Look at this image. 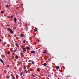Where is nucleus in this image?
Returning a JSON list of instances; mask_svg holds the SVG:
<instances>
[{"label":"nucleus","instance_id":"nucleus-20","mask_svg":"<svg viewBox=\"0 0 79 79\" xmlns=\"http://www.w3.org/2000/svg\"><path fill=\"white\" fill-rule=\"evenodd\" d=\"M45 52H43V53H44V54H45V53H46V50H45Z\"/></svg>","mask_w":79,"mask_h":79},{"label":"nucleus","instance_id":"nucleus-1","mask_svg":"<svg viewBox=\"0 0 79 79\" xmlns=\"http://www.w3.org/2000/svg\"><path fill=\"white\" fill-rule=\"evenodd\" d=\"M23 52H26V48H23Z\"/></svg>","mask_w":79,"mask_h":79},{"label":"nucleus","instance_id":"nucleus-3","mask_svg":"<svg viewBox=\"0 0 79 79\" xmlns=\"http://www.w3.org/2000/svg\"><path fill=\"white\" fill-rule=\"evenodd\" d=\"M0 61L2 63V64H3V63H4V62H3V60H2V59H0Z\"/></svg>","mask_w":79,"mask_h":79},{"label":"nucleus","instance_id":"nucleus-12","mask_svg":"<svg viewBox=\"0 0 79 79\" xmlns=\"http://www.w3.org/2000/svg\"><path fill=\"white\" fill-rule=\"evenodd\" d=\"M7 54H8V55H10V52L9 51H8L7 52Z\"/></svg>","mask_w":79,"mask_h":79},{"label":"nucleus","instance_id":"nucleus-16","mask_svg":"<svg viewBox=\"0 0 79 79\" xmlns=\"http://www.w3.org/2000/svg\"><path fill=\"white\" fill-rule=\"evenodd\" d=\"M21 37H23V36H24V35H23V34H21L20 35Z\"/></svg>","mask_w":79,"mask_h":79},{"label":"nucleus","instance_id":"nucleus-41","mask_svg":"<svg viewBox=\"0 0 79 79\" xmlns=\"http://www.w3.org/2000/svg\"><path fill=\"white\" fill-rule=\"evenodd\" d=\"M9 8L10 9V8Z\"/></svg>","mask_w":79,"mask_h":79},{"label":"nucleus","instance_id":"nucleus-6","mask_svg":"<svg viewBox=\"0 0 79 79\" xmlns=\"http://www.w3.org/2000/svg\"><path fill=\"white\" fill-rule=\"evenodd\" d=\"M15 45L17 47H19V45H18V44L16 43Z\"/></svg>","mask_w":79,"mask_h":79},{"label":"nucleus","instance_id":"nucleus-18","mask_svg":"<svg viewBox=\"0 0 79 79\" xmlns=\"http://www.w3.org/2000/svg\"><path fill=\"white\" fill-rule=\"evenodd\" d=\"M34 31H35V32H37V29H35L34 30Z\"/></svg>","mask_w":79,"mask_h":79},{"label":"nucleus","instance_id":"nucleus-2","mask_svg":"<svg viewBox=\"0 0 79 79\" xmlns=\"http://www.w3.org/2000/svg\"><path fill=\"white\" fill-rule=\"evenodd\" d=\"M26 48L27 50H30V48H29V47H28L27 46H26Z\"/></svg>","mask_w":79,"mask_h":79},{"label":"nucleus","instance_id":"nucleus-31","mask_svg":"<svg viewBox=\"0 0 79 79\" xmlns=\"http://www.w3.org/2000/svg\"><path fill=\"white\" fill-rule=\"evenodd\" d=\"M6 77H7V78H9V76H7Z\"/></svg>","mask_w":79,"mask_h":79},{"label":"nucleus","instance_id":"nucleus-24","mask_svg":"<svg viewBox=\"0 0 79 79\" xmlns=\"http://www.w3.org/2000/svg\"><path fill=\"white\" fill-rule=\"evenodd\" d=\"M31 63L32 64H34V61H32L31 62Z\"/></svg>","mask_w":79,"mask_h":79},{"label":"nucleus","instance_id":"nucleus-26","mask_svg":"<svg viewBox=\"0 0 79 79\" xmlns=\"http://www.w3.org/2000/svg\"><path fill=\"white\" fill-rule=\"evenodd\" d=\"M14 37H17V35H16V34L15 35H14Z\"/></svg>","mask_w":79,"mask_h":79},{"label":"nucleus","instance_id":"nucleus-40","mask_svg":"<svg viewBox=\"0 0 79 79\" xmlns=\"http://www.w3.org/2000/svg\"><path fill=\"white\" fill-rule=\"evenodd\" d=\"M2 26V25H1Z\"/></svg>","mask_w":79,"mask_h":79},{"label":"nucleus","instance_id":"nucleus-37","mask_svg":"<svg viewBox=\"0 0 79 79\" xmlns=\"http://www.w3.org/2000/svg\"><path fill=\"white\" fill-rule=\"evenodd\" d=\"M3 45H5V44H3Z\"/></svg>","mask_w":79,"mask_h":79},{"label":"nucleus","instance_id":"nucleus-29","mask_svg":"<svg viewBox=\"0 0 79 79\" xmlns=\"http://www.w3.org/2000/svg\"><path fill=\"white\" fill-rule=\"evenodd\" d=\"M25 42H26V40H24V41H23V43H25Z\"/></svg>","mask_w":79,"mask_h":79},{"label":"nucleus","instance_id":"nucleus-23","mask_svg":"<svg viewBox=\"0 0 79 79\" xmlns=\"http://www.w3.org/2000/svg\"><path fill=\"white\" fill-rule=\"evenodd\" d=\"M20 55H22V56H23V53L22 52H21L20 53Z\"/></svg>","mask_w":79,"mask_h":79},{"label":"nucleus","instance_id":"nucleus-10","mask_svg":"<svg viewBox=\"0 0 79 79\" xmlns=\"http://www.w3.org/2000/svg\"><path fill=\"white\" fill-rule=\"evenodd\" d=\"M16 79H18V75H16Z\"/></svg>","mask_w":79,"mask_h":79},{"label":"nucleus","instance_id":"nucleus-7","mask_svg":"<svg viewBox=\"0 0 79 79\" xmlns=\"http://www.w3.org/2000/svg\"><path fill=\"white\" fill-rule=\"evenodd\" d=\"M14 21H15V23H16V17L14 18Z\"/></svg>","mask_w":79,"mask_h":79},{"label":"nucleus","instance_id":"nucleus-21","mask_svg":"<svg viewBox=\"0 0 79 79\" xmlns=\"http://www.w3.org/2000/svg\"><path fill=\"white\" fill-rule=\"evenodd\" d=\"M25 71L26 73H27V70H26V69L25 70Z\"/></svg>","mask_w":79,"mask_h":79},{"label":"nucleus","instance_id":"nucleus-27","mask_svg":"<svg viewBox=\"0 0 79 79\" xmlns=\"http://www.w3.org/2000/svg\"><path fill=\"white\" fill-rule=\"evenodd\" d=\"M20 75H21V76H22V75H23V72H22L20 73Z\"/></svg>","mask_w":79,"mask_h":79},{"label":"nucleus","instance_id":"nucleus-34","mask_svg":"<svg viewBox=\"0 0 79 79\" xmlns=\"http://www.w3.org/2000/svg\"><path fill=\"white\" fill-rule=\"evenodd\" d=\"M7 67H9V65H7Z\"/></svg>","mask_w":79,"mask_h":79},{"label":"nucleus","instance_id":"nucleus-13","mask_svg":"<svg viewBox=\"0 0 79 79\" xmlns=\"http://www.w3.org/2000/svg\"><path fill=\"white\" fill-rule=\"evenodd\" d=\"M26 69V66L25 65L24 66V67H23L24 69Z\"/></svg>","mask_w":79,"mask_h":79},{"label":"nucleus","instance_id":"nucleus-32","mask_svg":"<svg viewBox=\"0 0 79 79\" xmlns=\"http://www.w3.org/2000/svg\"><path fill=\"white\" fill-rule=\"evenodd\" d=\"M31 63H29L28 64H29V65H31Z\"/></svg>","mask_w":79,"mask_h":79},{"label":"nucleus","instance_id":"nucleus-25","mask_svg":"<svg viewBox=\"0 0 79 79\" xmlns=\"http://www.w3.org/2000/svg\"><path fill=\"white\" fill-rule=\"evenodd\" d=\"M37 71H40V69H39L38 68L37 69Z\"/></svg>","mask_w":79,"mask_h":79},{"label":"nucleus","instance_id":"nucleus-30","mask_svg":"<svg viewBox=\"0 0 79 79\" xmlns=\"http://www.w3.org/2000/svg\"><path fill=\"white\" fill-rule=\"evenodd\" d=\"M10 60H13V59H12V57L11 58H10Z\"/></svg>","mask_w":79,"mask_h":79},{"label":"nucleus","instance_id":"nucleus-4","mask_svg":"<svg viewBox=\"0 0 79 79\" xmlns=\"http://www.w3.org/2000/svg\"><path fill=\"white\" fill-rule=\"evenodd\" d=\"M30 52L31 53H35V51L32 50Z\"/></svg>","mask_w":79,"mask_h":79},{"label":"nucleus","instance_id":"nucleus-38","mask_svg":"<svg viewBox=\"0 0 79 79\" xmlns=\"http://www.w3.org/2000/svg\"><path fill=\"white\" fill-rule=\"evenodd\" d=\"M4 44H5V42L4 43Z\"/></svg>","mask_w":79,"mask_h":79},{"label":"nucleus","instance_id":"nucleus-39","mask_svg":"<svg viewBox=\"0 0 79 79\" xmlns=\"http://www.w3.org/2000/svg\"><path fill=\"white\" fill-rule=\"evenodd\" d=\"M2 26V25H1Z\"/></svg>","mask_w":79,"mask_h":79},{"label":"nucleus","instance_id":"nucleus-8","mask_svg":"<svg viewBox=\"0 0 79 79\" xmlns=\"http://www.w3.org/2000/svg\"><path fill=\"white\" fill-rule=\"evenodd\" d=\"M17 50V48H16L15 50L13 52L14 53H15L16 52V51Z\"/></svg>","mask_w":79,"mask_h":79},{"label":"nucleus","instance_id":"nucleus-17","mask_svg":"<svg viewBox=\"0 0 79 79\" xmlns=\"http://www.w3.org/2000/svg\"><path fill=\"white\" fill-rule=\"evenodd\" d=\"M1 13H2V14H3V13H4V12L3 11H1Z\"/></svg>","mask_w":79,"mask_h":79},{"label":"nucleus","instance_id":"nucleus-9","mask_svg":"<svg viewBox=\"0 0 79 79\" xmlns=\"http://www.w3.org/2000/svg\"><path fill=\"white\" fill-rule=\"evenodd\" d=\"M56 69H59V68H60V67H59V66H56Z\"/></svg>","mask_w":79,"mask_h":79},{"label":"nucleus","instance_id":"nucleus-5","mask_svg":"<svg viewBox=\"0 0 79 79\" xmlns=\"http://www.w3.org/2000/svg\"><path fill=\"white\" fill-rule=\"evenodd\" d=\"M7 30H8V31H10V32L11 31V30H12L11 29H10V28H7Z\"/></svg>","mask_w":79,"mask_h":79},{"label":"nucleus","instance_id":"nucleus-14","mask_svg":"<svg viewBox=\"0 0 79 79\" xmlns=\"http://www.w3.org/2000/svg\"><path fill=\"white\" fill-rule=\"evenodd\" d=\"M43 65L44 66H47V64H46V63H44L43 64Z\"/></svg>","mask_w":79,"mask_h":79},{"label":"nucleus","instance_id":"nucleus-11","mask_svg":"<svg viewBox=\"0 0 79 79\" xmlns=\"http://www.w3.org/2000/svg\"><path fill=\"white\" fill-rule=\"evenodd\" d=\"M15 58H16V59H18V56H15Z\"/></svg>","mask_w":79,"mask_h":79},{"label":"nucleus","instance_id":"nucleus-33","mask_svg":"<svg viewBox=\"0 0 79 79\" xmlns=\"http://www.w3.org/2000/svg\"><path fill=\"white\" fill-rule=\"evenodd\" d=\"M12 79H16V78H15V77H13L12 78Z\"/></svg>","mask_w":79,"mask_h":79},{"label":"nucleus","instance_id":"nucleus-28","mask_svg":"<svg viewBox=\"0 0 79 79\" xmlns=\"http://www.w3.org/2000/svg\"><path fill=\"white\" fill-rule=\"evenodd\" d=\"M9 6L8 5H6V7L7 8H8V7Z\"/></svg>","mask_w":79,"mask_h":79},{"label":"nucleus","instance_id":"nucleus-15","mask_svg":"<svg viewBox=\"0 0 79 79\" xmlns=\"http://www.w3.org/2000/svg\"><path fill=\"white\" fill-rule=\"evenodd\" d=\"M11 34H13V31H12V30H11V31H10Z\"/></svg>","mask_w":79,"mask_h":79},{"label":"nucleus","instance_id":"nucleus-36","mask_svg":"<svg viewBox=\"0 0 79 79\" xmlns=\"http://www.w3.org/2000/svg\"><path fill=\"white\" fill-rule=\"evenodd\" d=\"M48 77H50V76H49V75H48Z\"/></svg>","mask_w":79,"mask_h":79},{"label":"nucleus","instance_id":"nucleus-19","mask_svg":"<svg viewBox=\"0 0 79 79\" xmlns=\"http://www.w3.org/2000/svg\"><path fill=\"white\" fill-rule=\"evenodd\" d=\"M7 18H11V16H7Z\"/></svg>","mask_w":79,"mask_h":79},{"label":"nucleus","instance_id":"nucleus-22","mask_svg":"<svg viewBox=\"0 0 79 79\" xmlns=\"http://www.w3.org/2000/svg\"><path fill=\"white\" fill-rule=\"evenodd\" d=\"M13 15H11V18L12 19H13Z\"/></svg>","mask_w":79,"mask_h":79},{"label":"nucleus","instance_id":"nucleus-35","mask_svg":"<svg viewBox=\"0 0 79 79\" xmlns=\"http://www.w3.org/2000/svg\"><path fill=\"white\" fill-rule=\"evenodd\" d=\"M0 42H1V39H0Z\"/></svg>","mask_w":79,"mask_h":79}]
</instances>
